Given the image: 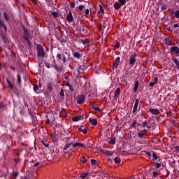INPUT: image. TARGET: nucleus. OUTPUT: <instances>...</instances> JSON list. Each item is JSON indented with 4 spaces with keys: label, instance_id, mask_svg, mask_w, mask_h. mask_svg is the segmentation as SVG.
<instances>
[{
    "label": "nucleus",
    "instance_id": "40",
    "mask_svg": "<svg viewBox=\"0 0 179 179\" xmlns=\"http://www.w3.org/2000/svg\"><path fill=\"white\" fill-rule=\"evenodd\" d=\"M87 41H89V40H87V39H82L81 40V43H82V44H83V45H86V44H87Z\"/></svg>",
    "mask_w": 179,
    "mask_h": 179
},
{
    "label": "nucleus",
    "instance_id": "54",
    "mask_svg": "<svg viewBox=\"0 0 179 179\" xmlns=\"http://www.w3.org/2000/svg\"><path fill=\"white\" fill-rule=\"evenodd\" d=\"M3 107H5V104H3V103L1 102L0 103V110H1V108H3Z\"/></svg>",
    "mask_w": 179,
    "mask_h": 179
},
{
    "label": "nucleus",
    "instance_id": "32",
    "mask_svg": "<svg viewBox=\"0 0 179 179\" xmlns=\"http://www.w3.org/2000/svg\"><path fill=\"white\" fill-rule=\"evenodd\" d=\"M80 162H82L83 164H85V163H86V162H87V159H86V157L83 156L82 158H80Z\"/></svg>",
    "mask_w": 179,
    "mask_h": 179
},
{
    "label": "nucleus",
    "instance_id": "2",
    "mask_svg": "<svg viewBox=\"0 0 179 179\" xmlns=\"http://www.w3.org/2000/svg\"><path fill=\"white\" fill-rule=\"evenodd\" d=\"M38 51V57H42V58H44L45 57V52H44V49H43V47H38L37 48Z\"/></svg>",
    "mask_w": 179,
    "mask_h": 179
},
{
    "label": "nucleus",
    "instance_id": "6",
    "mask_svg": "<svg viewBox=\"0 0 179 179\" xmlns=\"http://www.w3.org/2000/svg\"><path fill=\"white\" fill-rule=\"evenodd\" d=\"M0 28L3 29L4 31H8V28L5 24V20H3L2 18H0Z\"/></svg>",
    "mask_w": 179,
    "mask_h": 179
},
{
    "label": "nucleus",
    "instance_id": "36",
    "mask_svg": "<svg viewBox=\"0 0 179 179\" xmlns=\"http://www.w3.org/2000/svg\"><path fill=\"white\" fill-rule=\"evenodd\" d=\"M87 176H89V173H84L81 174L80 177V178H86Z\"/></svg>",
    "mask_w": 179,
    "mask_h": 179
},
{
    "label": "nucleus",
    "instance_id": "48",
    "mask_svg": "<svg viewBox=\"0 0 179 179\" xmlns=\"http://www.w3.org/2000/svg\"><path fill=\"white\" fill-rule=\"evenodd\" d=\"M120 45H121V43L117 42L115 44V48H120Z\"/></svg>",
    "mask_w": 179,
    "mask_h": 179
},
{
    "label": "nucleus",
    "instance_id": "64",
    "mask_svg": "<svg viewBox=\"0 0 179 179\" xmlns=\"http://www.w3.org/2000/svg\"><path fill=\"white\" fill-rule=\"evenodd\" d=\"M85 15H89V9H86V10H85Z\"/></svg>",
    "mask_w": 179,
    "mask_h": 179
},
{
    "label": "nucleus",
    "instance_id": "61",
    "mask_svg": "<svg viewBox=\"0 0 179 179\" xmlns=\"http://www.w3.org/2000/svg\"><path fill=\"white\" fill-rule=\"evenodd\" d=\"M17 80L19 83H20V74L17 75Z\"/></svg>",
    "mask_w": 179,
    "mask_h": 179
},
{
    "label": "nucleus",
    "instance_id": "4",
    "mask_svg": "<svg viewBox=\"0 0 179 179\" xmlns=\"http://www.w3.org/2000/svg\"><path fill=\"white\" fill-rule=\"evenodd\" d=\"M86 99V96L85 95H80L78 96L77 99V103L78 104H83V103H85V100Z\"/></svg>",
    "mask_w": 179,
    "mask_h": 179
},
{
    "label": "nucleus",
    "instance_id": "1",
    "mask_svg": "<svg viewBox=\"0 0 179 179\" xmlns=\"http://www.w3.org/2000/svg\"><path fill=\"white\" fill-rule=\"evenodd\" d=\"M57 61H61L62 59L63 64H65L66 62V57H65V55L64 54L58 53L56 56Z\"/></svg>",
    "mask_w": 179,
    "mask_h": 179
},
{
    "label": "nucleus",
    "instance_id": "53",
    "mask_svg": "<svg viewBox=\"0 0 179 179\" xmlns=\"http://www.w3.org/2000/svg\"><path fill=\"white\" fill-rule=\"evenodd\" d=\"M177 27H179V23L173 24V29H177Z\"/></svg>",
    "mask_w": 179,
    "mask_h": 179
},
{
    "label": "nucleus",
    "instance_id": "3",
    "mask_svg": "<svg viewBox=\"0 0 179 179\" xmlns=\"http://www.w3.org/2000/svg\"><path fill=\"white\" fill-rule=\"evenodd\" d=\"M121 61V58L120 57H116L115 62H113V65L112 66V69H117L118 66L120 65V62Z\"/></svg>",
    "mask_w": 179,
    "mask_h": 179
},
{
    "label": "nucleus",
    "instance_id": "12",
    "mask_svg": "<svg viewBox=\"0 0 179 179\" xmlns=\"http://www.w3.org/2000/svg\"><path fill=\"white\" fill-rule=\"evenodd\" d=\"M24 40H26V41L29 42V39L30 38V34H29V31L26 29H24V34L23 36Z\"/></svg>",
    "mask_w": 179,
    "mask_h": 179
},
{
    "label": "nucleus",
    "instance_id": "10",
    "mask_svg": "<svg viewBox=\"0 0 179 179\" xmlns=\"http://www.w3.org/2000/svg\"><path fill=\"white\" fill-rule=\"evenodd\" d=\"M149 111L150 113H151V114H154V115H157L160 113V111L157 108H150Z\"/></svg>",
    "mask_w": 179,
    "mask_h": 179
},
{
    "label": "nucleus",
    "instance_id": "51",
    "mask_svg": "<svg viewBox=\"0 0 179 179\" xmlns=\"http://www.w3.org/2000/svg\"><path fill=\"white\" fill-rule=\"evenodd\" d=\"M78 9L79 10H83V9H85V6L83 5L79 6Z\"/></svg>",
    "mask_w": 179,
    "mask_h": 179
},
{
    "label": "nucleus",
    "instance_id": "47",
    "mask_svg": "<svg viewBox=\"0 0 179 179\" xmlns=\"http://www.w3.org/2000/svg\"><path fill=\"white\" fill-rule=\"evenodd\" d=\"M52 15L53 17H58V13H57V12L52 13Z\"/></svg>",
    "mask_w": 179,
    "mask_h": 179
},
{
    "label": "nucleus",
    "instance_id": "15",
    "mask_svg": "<svg viewBox=\"0 0 179 179\" xmlns=\"http://www.w3.org/2000/svg\"><path fill=\"white\" fill-rule=\"evenodd\" d=\"M158 80H159V78H157V77H155L154 78V81L153 82L149 83V86H151V87H153V86H155L156 85V83H157Z\"/></svg>",
    "mask_w": 179,
    "mask_h": 179
},
{
    "label": "nucleus",
    "instance_id": "43",
    "mask_svg": "<svg viewBox=\"0 0 179 179\" xmlns=\"http://www.w3.org/2000/svg\"><path fill=\"white\" fill-rule=\"evenodd\" d=\"M157 176H159V173H157V172H156V171L152 172L153 178H156V177H157Z\"/></svg>",
    "mask_w": 179,
    "mask_h": 179
},
{
    "label": "nucleus",
    "instance_id": "38",
    "mask_svg": "<svg viewBox=\"0 0 179 179\" xmlns=\"http://www.w3.org/2000/svg\"><path fill=\"white\" fill-rule=\"evenodd\" d=\"M19 176V173L16 171H13L12 173V177H13V178H16V177H17Z\"/></svg>",
    "mask_w": 179,
    "mask_h": 179
},
{
    "label": "nucleus",
    "instance_id": "34",
    "mask_svg": "<svg viewBox=\"0 0 179 179\" xmlns=\"http://www.w3.org/2000/svg\"><path fill=\"white\" fill-rule=\"evenodd\" d=\"M74 57L75 58L79 59V58H80V53H79L78 52H74Z\"/></svg>",
    "mask_w": 179,
    "mask_h": 179
},
{
    "label": "nucleus",
    "instance_id": "41",
    "mask_svg": "<svg viewBox=\"0 0 179 179\" xmlns=\"http://www.w3.org/2000/svg\"><path fill=\"white\" fill-rule=\"evenodd\" d=\"M119 3H120V5L122 6L127 3V1L125 0H119Z\"/></svg>",
    "mask_w": 179,
    "mask_h": 179
},
{
    "label": "nucleus",
    "instance_id": "35",
    "mask_svg": "<svg viewBox=\"0 0 179 179\" xmlns=\"http://www.w3.org/2000/svg\"><path fill=\"white\" fill-rule=\"evenodd\" d=\"M136 124H138V122H136V120H133V122H132V123H131V127L132 128H136Z\"/></svg>",
    "mask_w": 179,
    "mask_h": 179
},
{
    "label": "nucleus",
    "instance_id": "37",
    "mask_svg": "<svg viewBox=\"0 0 179 179\" xmlns=\"http://www.w3.org/2000/svg\"><path fill=\"white\" fill-rule=\"evenodd\" d=\"M6 80H7L9 87H10V89H13V85L12 84V83H10V80H9V79H8V78L6 79Z\"/></svg>",
    "mask_w": 179,
    "mask_h": 179
},
{
    "label": "nucleus",
    "instance_id": "7",
    "mask_svg": "<svg viewBox=\"0 0 179 179\" xmlns=\"http://www.w3.org/2000/svg\"><path fill=\"white\" fill-rule=\"evenodd\" d=\"M171 52H173V54H176V55H178L179 48L178 46H172L171 48Z\"/></svg>",
    "mask_w": 179,
    "mask_h": 179
},
{
    "label": "nucleus",
    "instance_id": "24",
    "mask_svg": "<svg viewBox=\"0 0 179 179\" xmlns=\"http://www.w3.org/2000/svg\"><path fill=\"white\" fill-rule=\"evenodd\" d=\"M92 107L93 110H95V111H99V112L101 111V109H100V108L97 107L96 106V104H93L92 106Z\"/></svg>",
    "mask_w": 179,
    "mask_h": 179
},
{
    "label": "nucleus",
    "instance_id": "18",
    "mask_svg": "<svg viewBox=\"0 0 179 179\" xmlns=\"http://www.w3.org/2000/svg\"><path fill=\"white\" fill-rule=\"evenodd\" d=\"M113 6L115 10H118V9H120L122 6L119 2H115Z\"/></svg>",
    "mask_w": 179,
    "mask_h": 179
},
{
    "label": "nucleus",
    "instance_id": "9",
    "mask_svg": "<svg viewBox=\"0 0 179 179\" xmlns=\"http://www.w3.org/2000/svg\"><path fill=\"white\" fill-rule=\"evenodd\" d=\"M120 93H121V89H120V87L117 88L114 93V99H118Z\"/></svg>",
    "mask_w": 179,
    "mask_h": 179
},
{
    "label": "nucleus",
    "instance_id": "11",
    "mask_svg": "<svg viewBox=\"0 0 179 179\" xmlns=\"http://www.w3.org/2000/svg\"><path fill=\"white\" fill-rule=\"evenodd\" d=\"M66 20H68L69 23L73 22V15H72V13L71 11L67 15Z\"/></svg>",
    "mask_w": 179,
    "mask_h": 179
},
{
    "label": "nucleus",
    "instance_id": "27",
    "mask_svg": "<svg viewBox=\"0 0 179 179\" xmlns=\"http://www.w3.org/2000/svg\"><path fill=\"white\" fill-rule=\"evenodd\" d=\"M38 89H39L38 85H34V90L35 93H37V94L40 93V91L38 90Z\"/></svg>",
    "mask_w": 179,
    "mask_h": 179
},
{
    "label": "nucleus",
    "instance_id": "21",
    "mask_svg": "<svg viewBox=\"0 0 179 179\" xmlns=\"http://www.w3.org/2000/svg\"><path fill=\"white\" fill-rule=\"evenodd\" d=\"M103 153L104 155H107L108 156H113L114 152L113 151L106 150L103 151Z\"/></svg>",
    "mask_w": 179,
    "mask_h": 179
},
{
    "label": "nucleus",
    "instance_id": "57",
    "mask_svg": "<svg viewBox=\"0 0 179 179\" xmlns=\"http://www.w3.org/2000/svg\"><path fill=\"white\" fill-rule=\"evenodd\" d=\"M15 163H19V162H20V158H17L14 159Z\"/></svg>",
    "mask_w": 179,
    "mask_h": 179
},
{
    "label": "nucleus",
    "instance_id": "5",
    "mask_svg": "<svg viewBox=\"0 0 179 179\" xmlns=\"http://www.w3.org/2000/svg\"><path fill=\"white\" fill-rule=\"evenodd\" d=\"M135 62H136V56L135 55H133L129 57V65L134 66V64H135Z\"/></svg>",
    "mask_w": 179,
    "mask_h": 179
},
{
    "label": "nucleus",
    "instance_id": "46",
    "mask_svg": "<svg viewBox=\"0 0 179 179\" xmlns=\"http://www.w3.org/2000/svg\"><path fill=\"white\" fill-rule=\"evenodd\" d=\"M143 128L148 127V122L145 121L142 123Z\"/></svg>",
    "mask_w": 179,
    "mask_h": 179
},
{
    "label": "nucleus",
    "instance_id": "55",
    "mask_svg": "<svg viewBox=\"0 0 179 179\" xmlns=\"http://www.w3.org/2000/svg\"><path fill=\"white\" fill-rule=\"evenodd\" d=\"M42 143H43V145H44V146L45 148H48V146H50V145L48 143H44V141H43Z\"/></svg>",
    "mask_w": 179,
    "mask_h": 179
},
{
    "label": "nucleus",
    "instance_id": "23",
    "mask_svg": "<svg viewBox=\"0 0 179 179\" xmlns=\"http://www.w3.org/2000/svg\"><path fill=\"white\" fill-rule=\"evenodd\" d=\"M71 146H72V143H71L65 144L63 149H64V150H66L67 149H69V148H71Z\"/></svg>",
    "mask_w": 179,
    "mask_h": 179
},
{
    "label": "nucleus",
    "instance_id": "17",
    "mask_svg": "<svg viewBox=\"0 0 179 179\" xmlns=\"http://www.w3.org/2000/svg\"><path fill=\"white\" fill-rule=\"evenodd\" d=\"M59 115H60V117H66V112L65 109H64L63 108H62V109H61Z\"/></svg>",
    "mask_w": 179,
    "mask_h": 179
},
{
    "label": "nucleus",
    "instance_id": "63",
    "mask_svg": "<svg viewBox=\"0 0 179 179\" xmlns=\"http://www.w3.org/2000/svg\"><path fill=\"white\" fill-rule=\"evenodd\" d=\"M39 165H40V162H36V163L34 164V166H35V167H38Z\"/></svg>",
    "mask_w": 179,
    "mask_h": 179
},
{
    "label": "nucleus",
    "instance_id": "25",
    "mask_svg": "<svg viewBox=\"0 0 179 179\" xmlns=\"http://www.w3.org/2000/svg\"><path fill=\"white\" fill-rule=\"evenodd\" d=\"M166 45H171V41L169 38H165Z\"/></svg>",
    "mask_w": 179,
    "mask_h": 179
},
{
    "label": "nucleus",
    "instance_id": "39",
    "mask_svg": "<svg viewBox=\"0 0 179 179\" xmlns=\"http://www.w3.org/2000/svg\"><path fill=\"white\" fill-rule=\"evenodd\" d=\"M154 164H155L156 169H160V167H162V164H160V163L155 162V163H154Z\"/></svg>",
    "mask_w": 179,
    "mask_h": 179
},
{
    "label": "nucleus",
    "instance_id": "14",
    "mask_svg": "<svg viewBox=\"0 0 179 179\" xmlns=\"http://www.w3.org/2000/svg\"><path fill=\"white\" fill-rule=\"evenodd\" d=\"M146 132H148V130H146V129L139 131L138 134V138H143V136H145V134H146Z\"/></svg>",
    "mask_w": 179,
    "mask_h": 179
},
{
    "label": "nucleus",
    "instance_id": "20",
    "mask_svg": "<svg viewBox=\"0 0 179 179\" xmlns=\"http://www.w3.org/2000/svg\"><path fill=\"white\" fill-rule=\"evenodd\" d=\"M138 87H139V81L136 80V83L134 84V92H137Z\"/></svg>",
    "mask_w": 179,
    "mask_h": 179
},
{
    "label": "nucleus",
    "instance_id": "13",
    "mask_svg": "<svg viewBox=\"0 0 179 179\" xmlns=\"http://www.w3.org/2000/svg\"><path fill=\"white\" fill-rule=\"evenodd\" d=\"M89 122H90V124H92V125H94V126L97 125V120L96 119L90 117Z\"/></svg>",
    "mask_w": 179,
    "mask_h": 179
},
{
    "label": "nucleus",
    "instance_id": "29",
    "mask_svg": "<svg viewBox=\"0 0 179 179\" xmlns=\"http://www.w3.org/2000/svg\"><path fill=\"white\" fill-rule=\"evenodd\" d=\"M114 162H115V163H116V164H118L121 163V159H119L118 157H116L114 158Z\"/></svg>",
    "mask_w": 179,
    "mask_h": 179
},
{
    "label": "nucleus",
    "instance_id": "30",
    "mask_svg": "<svg viewBox=\"0 0 179 179\" xmlns=\"http://www.w3.org/2000/svg\"><path fill=\"white\" fill-rule=\"evenodd\" d=\"M110 145H115V138H111L109 141Z\"/></svg>",
    "mask_w": 179,
    "mask_h": 179
},
{
    "label": "nucleus",
    "instance_id": "50",
    "mask_svg": "<svg viewBox=\"0 0 179 179\" xmlns=\"http://www.w3.org/2000/svg\"><path fill=\"white\" fill-rule=\"evenodd\" d=\"M91 163H92L94 164V166H96V164H97V161H96V159H91Z\"/></svg>",
    "mask_w": 179,
    "mask_h": 179
},
{
    "label": "nucleus",
    "instance_id": "60",
    "mask_svg": "<svg viewBox=\"0 0 179 179\" xmlns=\"http://www.w3.org/2000/svg\"><path fill=\"white\" fill-rule=\"evenodd\" d=\"M82 132L84 134V135H86V134H87V130L83 129Z\"/></svg>",
    "mask_w": 179,
    "mask_h": 179
},
{
    "label": "nucleus",
    "instance_id": "16",
    "mask_svg": "<svg viewBox=\"0 0 179 179\" xmlns=\"http://www.w3.org/2000/svg\"><path fill=\"white\" fill-rule=\"evenodd\" d=\"M47 90L48 93H51V92H52V84H51V83H48L47 84Z\"/></svg>",
    "mask_w": 179,
    "mask_h": 179
},
{
    "label": "nucleus",
    "instance_id": "52",
    "mask_svg": "<svg viewBox=\"0 0 179 179\" xmlns=\"http://www.w3.org/2000/svg\"><path fill=\"white\" fill-rule=\"evenodd\" d=\"M60 96H61V97H65V94H64V90H61Z\"/></svg>",
    "mask_w": 179,
    "mask_h": 179
},
{
    "label": "nucleus",
    "instance_id": "33",
    "mask_svg": "<svg viewBox=\"0 0 179 179\" xmlns=\"http://www.w3.org/2000/svg\"><path fill=\"white\" fill-rule=\"evenodd\" d=\"M125 75L127 78H129V76L132 75V71H127Z\"/></svg>",
    "mask_w": 179,
    "mask_h": 179
},
{
    "label": "nucleus",
    "instance_id": "28",
    "mask_svg": "<svg viewBox=\"0 0 179 179\" xmlns=\"http://www.w3.org/2000/svg\"><path fill=\"white\" fill-rule=\"evenodd\" d=\"M80 120V116H76L74 117H73V121L74 122H78V121Z\"/></svg>",
    "mask_w": 179,
    "mask_h": 179
},
{
    "label": "nucleus",
    "instance_id": "45",
    "mask_svg": "<svg viewBox=\"0 0 179 179\" xmlns=\"http://www.w3.org/2000/svg\"><path fill=\"white\" fill-rule=\"evenodd\" d=\"M152 157H154L155 160H157V159H159V157L155 152H152Z\"/></svg>",
    "mask_w": 179,
    "mask_h": 179
},
{
    "label": "nucleus",
    "instance_id": "49",
    "mask_svg": "<svg viewBox=\"0 0 179 179\" xmlns=\"http://www.w3.org/2000/svg\"><path fill=\"white\" fill-rule=\"evenodd\" d=\"M55 69L57 71V72H59L61 68L58 67V66L55 65V66H53Z\"/></svg>",
    "mask_w": 179,
    "mask_h": 179
},
{
    "label": "nucleus",
    "instance_id": "22",
    "mask_svg": "<svg viewBox=\"0 0 179 179\" xmlns=\"http://www.w3.org/2000/svg\"><path fill=\"white\" fill-rule=\"evenodd\" d=\"M172 61H173L174 64H176V65L177 66V69H178V71H179V61H178V59L172 58Z\"/></svg>",
    "mask_w": 179,
    "mask_h": 179
},
{
    "label": "nucleus",
    "instance_id": "44",
    "mask_svg": "<svg viewBox=\"0 0 179 179\" xmlns=\"http://www.w3.org/2000/svg\"><path fill=\"white\" fill-rule=\"evenodd\" d=\"M174 15H175V17H176V19H178V18H179V10H177V11L174 13Z\"/></svg>",
    "mask_w": 179,
    "mask_h": 179
},
{
    "label": "nucleus",
    "instance_id": "42",
    "mask_svg": "<svg viewBox=\"0 0 179 179\" xmlns=\"http://www.w3.org/2000/svg\"><path fill=\"white\" fill-rule=\"evenodd\" d=\"M3 17L6 20V22H8V20H9V17H8V14H6V13H3Z\"/></svg>",
    "mask_w": 179,
    "mask_h": 179
},
{
    "label": "nucleus",
    "instance_id": "62",
    "mask_svg": "<svg viewBox=\"0 0 179 179\" xmlns=\"http://www.w3.org/2000/svg\"><path fill=\"white\" fill-rule=\"evenodd\" d=\"M45 65L46 68H48V69H50V64L46 63Z\"/></svg>",
    "mask_w": 179,
    "mask_h": 179
},
{
    "label": "nucleus",
    "instance_id": "56",
    "mask_svg": "<svg viewBox=\"0 0 179 179\" xmlns=\"http://www.w3.org/2000/svg\"><path fill=\"white\" fill-rule=\"evenodd\" d=\"M75 2H72L70 3L71 8H75Z\"/></svg>",
    "mask_w": 179,
    "mask_h": 179
},
{
    "label": "nucleus",
    "instance_id": "19",
    "mask_svg": "<svg viewBox=\"0 0 179 179\" xmlns=\"http://www.w3.org/2000/svg\"><path fill=\"white\" fill-rule=\"evenodd\" d=\"M77 146H80L82 148H84L85 145L82 143H73V148H77Z\"/></svg>",
    "mask_w": 179,
    "mask_h": 179
},
{
    "label": "nucleus",
    "instance_id": "58",
    "mask_svg": "<svg viewBox=\"0 0 179 179\" xmlns=\"http://www.w3.org/2000/svg\"><path fill=\"white\" fill-rule=\"evenodd\" d=\"M100 6V13H103L104 12V10L103 9V6Z\"/></svg>",
    "mask_w": 179,
    "mask_h": 179
},
{
    "label": "nucleus",
    "instance_id": "31",
    "mask_svg": "<svg viewBox=\"0 0 179 179\" xmlns=\"http://www.w3.org/2000/svg\"><path fill=\"white\" fill-rule=\"evenodd\" d=\"M81 30L84 34H86L87 33V27H83Z\"/></svg>",
    "mask_w": 179,
    "mask_h": 179
},
{
    "label": "nucleus",
    "instance_id": "8",
    "mask_svg": "<svg viewBox=\"0 0 179 179\" xmlns=\"http://www.w3.org/2000/svg\"><path fill=\"white\" fill-rule=\"evenodd\" d=\"M138 106H139V99H136L134 106L133 108V113H135L138 111Z\"/></svg>",
    "mask_w": 179,
    "mask_h": 179
},
{
    "label": "nucleus",
    "instance_id": "59",
    "mask_svg": "<svg viewBox=\"0 0 179 179\" xmlns=\"http://www.w3.org/2000/svg\"><path fill=\"white\" fill-rule=\"evenodd\" d=\"M66 86H69L70 90H71V83H69V81H67V82L66 83Z\"/></svg>",
    "mask_w": 179,
    "mask_h": 179
},
{
    "label": "nucleus",
    "instance_id": "26",
    "mask_svg": "<svg viewBox=\"0 0 179 179\" xmlns=\"http://www.w3.org/2000/svg\"><path fill=\"white\" fill-rule=\"evenodd\" d=\"M166 9H167V5L166 4H162V6H161L162 12H164V10H166Z\"/></svg>",
    "mask_w": 179,
    "mask_h": 179
}]
</instances>
